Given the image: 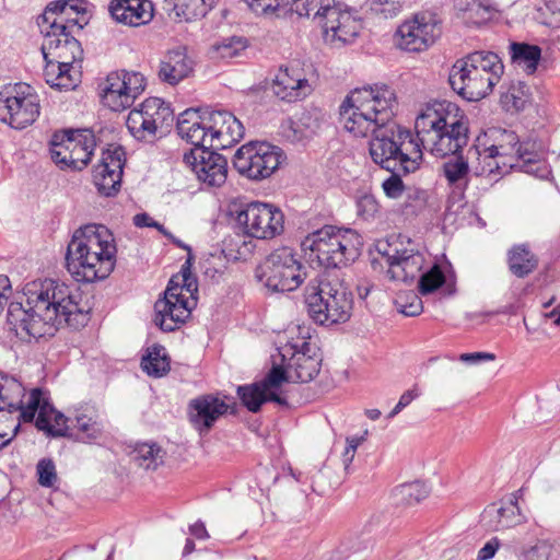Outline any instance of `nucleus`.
<instances>
[{
    "instance_id": "62",
    "label": "nucleus",
    "mask_w": 560,
    "mask_h": 560,
    "mask_svg": "<svg viewBox=\"0 0 560 560\" xmlns=\"http://www.w3.org/2000/svg\"><path fill=\"white\" fill-rule=\"evenodd\" d=\"M544 317L552 319L555 325L559 326L560 325V304L557 305L550 312L544 313Z\"/></svg>"
},
{
    "instance_id": "3",
    "label": "nucleus",
    "mask_w": 560,
    "mask_h": 560,
    "mask_svg": "<svg viewBox=\"0 0 560 560\" xmlns=\"http://www.w3.org/2000/svg\"><path fill=\"white\" fill-rule=\"evenodd\" d=\"M79 13V5L73 0H57L48 3L38 19L44 35V77L51 88L72 90L78 84L72 70L73 62L82 56L80 42L74 37L75 32L82 30L77 19Z\"/></svg>"
},
{
    "instance_id": "21",
    "label": "nucleus",
    "mask_w": 560,
    "mask_h": 560,
    "mask_svg": "<svg viewBox=\"0 0 560 560\" xmlns=\"http://www.w3.org/2000/svg\"><path fill=\"white\" fill-rule=\"evenodd\" d=\"M183 161L209 187H220L226 180V159L210 149H191L184 153Z\"/></svg>"
},
{
    "instance_id": "52",
    "label": "nucleus",
    "mask_w": 560,
    "mask_h": 560,
    "mask_svg": "<svg viewBox=\"0 0 560 560\" xmlns=\"http://www.w3.org/2000/svg\"><path fill=\"white\" fill-rule=\"evenodd\" d=\"M280 128L282 136L290 141H300L305 137L300 126L290 118L283 120Z\"/></svg>"
},
{
    "instance_id": "32",
    "label": "nucleus",
    "mask_w": 560,
    "mask_h": 560,
    "mask_svg": "<svg viewBox=\"0 0 560 560\" xmlns=\"http://www.w3.org/2000/svg\"><path fill=\"white\" fill-rule=\"evenodd\" d=\"M108 11L116 22L128 26L144 25L153 19L150 0H112Z\"/></svg>"
},
{
    "instance_id": "13",
    "label": "nucleus",
    "mask_w": 560,
    "mask_h": 560,
    "mask_svg": "<svg viewBox=\"0 0 560 560\" xmlns=\"http://www.w3.org/2000/svg\"><path fill=\"white\" fill-rule=\"evenodd\" d=\"M40 113L39 96L27 83H16L0 91V120L14 129L32 125Z\"/></svg>"
},
{
    "instance_id": "6",
    "label": "nucleus",
    "mask_w": 560,
    "mask_h": 560,
    "mask_svg": "<svg viewBox=\"0 0 560 560\" xmlns=\"http://www.w3.org/2000/svg\"><path fill=\"white\" fill-rule=\"evenodd\" d=\"M304 301L308 316L325 326L346 323L353 306L352 293L339 271H324L311 280Z\"/></svg>"
},
{
    "instance_id": "60",
    "label": "nucleus",
    "mask_w": 560,
    "mask_h": 560,
    "mask_svg": "<svg viewBox=\"0 0 560 560\" xmlns=\"http://www.w3.org/2000/svg\"><path fill=\"white\" fill-rule=\"evenodd\" d=\"M368 435V431H364V433L361 436L353 435L348 436L346 439L347 446H352V450L357 452L358 447L365 441Z\"/></svg>"
},
{
    "instance_id": "5",
    "label": "nucleus",
    "mask_w": 560,
    "mask_h": 560,
    "mask_svg": "<svg viewBox=\"0 0 560 560\" xmlns=\"http://www.w3.org/2000/svg\"><path fill=\"white\" fill-rule=\"evenodd\" d=\"M504 65L500 56L490 50H476L456 60L448 81L452 89L469 102L488 96L500 82Z\"/></svg>"
},
{
    "instance_id": "10",
    "label": "nucleus",
    "mask_w": 560,
    "mask_h": 560,
    "mask_svg": "<svg viewBox=\"0 0 560 560\" xmlns=\"http://www.w3.org/2000/svg\"><path fill=\"white\" fill-rule=\"evenodd\" d=\"M314 19L323 28L324 39L331 46L341 47L352 43L362 30L361 20L337 0H311Z\"/></svg>"
},
{
    "instance_id": "36",
    "label": "nucleus",
    "mask_w": 560,
    "mask_h": 560,
    "mask_svg": "<svg viewBox=\"0 0 560 560\" xmlns=\"http://www.w3.org/2000/svg\"><path fill=\"white\" fill-rule=\"evenodd\" d=\"M237 395L242 404L252 412H257L266 401H273L281 406H287L288 401L280 393H268L262 384L254 383L237 387Z\"/></svg>"
},
{
    "instance_id": "4",
    "label": "nucleus",
    "mask_w": 560,
    "mask_h": 560,
    "mask_svg": "<svg viewBox=\"0 0 560 560\" xmlns=\"http://www.w3.org/2000/svg\"><path fill=\"white\" fill-rule=\"evenodd\" d=\"M117 246L112 231L103 224L78 229L67 247L66 267L81 283L105 280L116 266Z\"/></svg>"
},
{
    "instance_id": "51",
    "label": "nucleus",
    "mask_w": 560,
    "mask_h": 560,
    "mask_svg": "<svg viewBox=\"0 0 560 560\" xmlns=\"http://www.w3.org/2000/svg\"><path fill=\"white\" fill-rule=\"evenodd\" d=\"M400 5L394 0H372L371 10L384 18H393L399 12Z\"/></svg>"
},
{
    "instance_id": "53",
    "label": "nucleus",
    "mask_w": 560,
    "mask_h": 560,
    "mask_svg": "<svg viewBox=\"0 0 560 560\" xmlns=\"http://www.w3.org/2000/svg\"><path fill=\"white\" fill-rule=\"evenodd\" d=\"M458 359L463 363L476 365L486 361H494L495 354L491 352L462 353Z\"/></svg>"
},
{
    "instance_id": "48",
    "label": "nucleus",
    "mask_w": 560,
    "mask_h": 560,
    "mask_svg": "<svg viewBox=\"0 0 560 560\" xmlns=\"http://www.w3.org/2000/svg\"><path fill=\"white\" fill-rule=\"evenodd\" d=\"M357 213L365 221L375 219L380 213V203L371 194H363L357 198Z\"/></svg>"
},
{
    "instance_id": "27",
    "label": "nucleus",
    "mask_w": 560,
    "mask_h": 560,
    "mask_svg": "<svg viewBox=\"0 0 560 560\" xmlns=\"http://www.w3.org/2000/svg\"><path fill=\"white\" fill-rule=\"evenodd\" d=\"M177 133L194 149H212L210 147V113L188 108L177 118Z\"/></svg>"
},
{
    "instance_id": "56",
    "label": "nucleus",
    "mask_w": 560,
    "mask_h": 560,
    "mask_svg": "<svg viewBox=\"0 0 560 560\" xmlns=\"http://www.w3.org/2000/svg\"><path fill=\"white\" fill-rule=\"evenodd\" d=\"M482 161L485 163V166L482 167V173L488 174H494V173H503V168H505L502 164V162H499V158H493V160H490L489 158L486 159V150L481 154Z\"/></svg>"
},
{
    "instance_id": "44",
    "label": "nucleus",
    "mask_w": 560,
    "mask_h": 560,
    "mask_svg": "<svg viewBox=\"0 0 560 560\" xmlns=\"http://www.w3.org/2000/svg\"><path fill=\"white\" fill-rule=\"evenodd\" d=\"M428 494L429 489L420 481L401 485L395 490V497L397 500L407 505L419 503L425 499Z\"/></svg>"
},
{
    "instance_id": "12",
    "label": "nucleus",
    "mask_w": 560,
    "mask_h": 560,
    "mask_svg": "<svg viewBox=\"0 0 560 560\" xmlns=\"http://www.w3.org/2000/svg\"><path fill=\"white\" fill-rule=\"evenodd\" d=\"M302 265L290 247L272 252L257 268L256 277L273 292H290L300 287L304 277Z\"/></svg>"
},
{
    "instance_id": "33",
    "label": "nucleus",
    "mask_w": 560,
    "mask_h": 560,
    "mask_svg": "<svg viewBox=\"0 0 560 560\" xmlns=\"http://www.w3.org/2000/svg\"><path fill=\"white\" fill-rule=\"evenodd\" d=\"M308 345L303 342V349L291 353L288 360V373L291 381L307 383L319 373L322 359L308 353Z\"/></svg>"
},
{
    "instance_id": "42",
    "label": "nucleus",
    "mask_w": 560,
    "mask_h": 560,
    "mask_svg": "<svg viewBox=\"0 0 560 560\" xmlns=\"http://www.w3.org/2000/svg\"><path fill=\"white\" fill-rule=\"evenodd\" d=\"M468 161L462 155H454L443 164V175L451 186L463 189L469 182Z\"/></svg>"
},
{
    "instance_id": "45",
    "label": "nucleus",
    "mask_w": 560,
    "mask_h": 560,
    "mask_svg": "<svg viewBox=\"0 0 560 560\" xmlns=\"http://www.w3.org/2000/svg\"><path fill=\"white\" fill-rule=\"evenodd\" d=\"M445 282V276L439 266H433L428 272L421 275L419 279V291L421 294H430L442 287Z\"/></svg>"
},
{
    "instance_id": "16",
    "label": "nucleus",
    "mask_w": 560,
    "mask_h": 560,
    "mask_svg": "<svg viewBox=\"0 0 560 560\" xmlns=\"http://www.w3.org/2000/svg\"><path fill=\"white\" fill-rule=\"evenodd\" d=\"M173 110L162 98L149 97L138 108L129 112L126 126L141 141H152L159 129L170 126Z\"/></svg>"
},
{
    "instance_id": "34",
    "label": "nucleus",
    "mask_w": 560,
    "mask_h": 560,
    "mask_svg": "<svg viewBox=\"0 0 560 560\" xmlns=\"http://www.w3.org/2000/svg\"><path fill=\"white\" fill-rule=\"evenodd\" d=\"M453 8L458 19L467 25H482L493 14L491 0H453Z\"/></svg>"
},
{
    "instance_id": "17",
    "label": "nucleus",
    "mask_w": 560,
    "mask_h": 560,
    "mask_svg": "<svg viewBox=\"0 0 560 560\" xmlns=\"http://www.w3.org/2000/svg\"><path fill=\"white\" fill-rule=\"evenodd\" d=\"M54 436H68L82 443H92L101 439L104 423L97 410L92 406H81L71 416L57 415Z\"/></svg>"
},
{
    "instance_id": "28",
    "label": "nucleus",
    "mask_w": 560,
    "mask_h": 560,
    "mask_svg": "<svg viewBox=\"0 0 560 560\" xmlns=\"http://www.w3.org/2000/svg\"><path fill=\"white\" fill-rule=\"evenodd\" d=\"M243 137L244 127L233 114L225 110L210 113V147L212 149L230 148Z\"/></svg>"
},
{
    "instance_id": "29",
    "label": "nucleus",
    "mask_w": 560,
    "mask_h": 560,
    "mask_svg": "<svg viewBox=\"0 0 560 560\" xmlns=\"http://www.w3.org/2000/svg\"><path fill=\"white\" fill-rule=\"evenodd\" d=\"M481 524L488 530L499 532L515 527L525 522V517L513 494L508 501L488 505L481 514Z\"/></svg>"
},
{
    "instance_id": "55",
    "label": "nucleus",
    "mask_w": 560,
    "mask_h": 560,
    "mask_svg": "<svg viewBox=\"0 0 560 560\" xmlns=\"http://www.w3.org/2000/svg\"><path fill=\"white\" fill-rule=\"evenodd\" d=\"M501 546V541L498 537L491 538L486 545L478 551V560H490L494 557L495 552Z\"/></svg>"
},
{
    "instance_id": "58",
    "label": "nucleus",
    "mask_w": 560,
    "mask_h": 560,
    "mask_svg": "<svg viewBox=\"0 0 560 560\" xmlns=\"http://www.w3.org/2000/svg\"><path fill=\"white\" fill-rule=\"evenodd\" d=\"M419 396V390L417 386H415L411 389L406 390L398 400V407L399 408H406L411 404L413 399H416Z\"/></svg>"
},
{
    "instance_id": "8",
    "label": "nucleus",
    "mask_w": 560,
    "mask_h": 560,
    "mask_svg": "<svg viewBox=\"0 0 560 560\" xmlns=\"http://www.w3.org/2000/svg\"><path fill=\"white\" fill-rule=\"evenodd\" d=\"M362 245V237L354 230L334 225L310 233L301 243L308 260L325 267L326 271H337L354 261Z\"/></svg>"
},
{
    "instance_id": "37",
    "label": "nucleus",
    "mask_w": 560,
    "mask_h": 560,
    "mask_svg": "<svg viewBox=\"0 0 560 560\" xmlns=\"http://www.w3.org/2000/svg\"><path fill=\"white\" fill-rule=\"evenodd\" d=\"M215 0H167V10L179 22L203 18L214 5Z\"/></svg>"
},
{
    "instance_id": "22",
    "label": "nucleus",
    "mask_w": 560,
    "mask_h": 560,
    "mask_svg": "<svg viewBox=\"0 0 560 560\" xmlns=\"http://www.w3.org/2000/svg\"><path fill=\"white\" fill-rule=\"evenodd\" d=\"M407 243L408 246H405L402 242L389 244L388 250L384 253L388 264L387 275L394 281L413 280L423 267L424 256L410 240Z\"/></svg>"
},
{
    "instance_id": "39",
    "label": "nucleus",
    "mask_w": 560,
    "mask_h": 560,
    "mask_svg": "<svg viewBox=\"0 0 560 560\" xmlns=\"http://www.w3.org/2000/svg\"><path fill=\"white\" fill-rule=\"evenodd\" d=\"M166 452L156 443H140L135 447L131 457L139 467L155 470L164 464Z\"/></svg>"
},
{
    "instance_id": "31",
    "label": "nucleus",
    "mask_w": 560,
    "mask_h": 560,
    "mask_svg": "<svg viewBox=\"0 0 560 560\" xmlns=\"http://www.w3.org/2000/svg\"><path fill=\"white\" fill-rule=\"evenodd\" d=\"M195 68L194 59L188 55L187 47L178 46L170 49L160 63L159 78L171 85H176L191 75Z\"/></svg>"
},
{
    "instance_id": "7",
    "label": "nucleus",
    "mask_w": 560,
    "mask_h": 560,
    "mask_svg": "<svg viewBox=\"0 0 560 560\" xmlns=\"http://www.w3.org/2000/svg\"><path fill=\"white\" fill-rule=\"evenodd\" d=\"M174 245L188 252V258L182 266V283L175 281L173 277L164 292V298L159 299L154 304V323L163 331H174L190 316L191 310L197 304L196 294L198 292L197 279L190 273L191 248L175 237L165 229L162 233Z\"/></svg>"
},
{
    "instance_id": "49",
    "label": "nucleus",
    "mask_w": 560,
    "mask_h": 560,
    "mask_svg": "<svg viewBox=\"0 0 560 560\" xmlns=\"http://www.w3.org/2000/svg\"><path fill=\"white\" fill-rule=\"evenodd\" d=\"M526 85L518 82L517 85H512L506 93L502 95V103L508 109L521 110L524 108L526 98L524 89Z\"/></svg>"
},
{
    "instance_id": "38",
    "label": "nucleus",
    "mask_w": 560,
    "mask_h": 560,
    "mask_svg": "<svg viewBox=\"0 0 560 560\" xmlns=\"http://www.w3.org/2000/svg\"><path fill=\"white\" fill-rule=\"evenodd\" d=\"M558 550L556 541L551 538H537L534 542L520 547L516 551L517 560H556Z\"/></svg>"
},
{
    "instance_id": "46",
    "label": "nucleus",
    "mask_w": 560,
    "mask_h": 560,
    "mask_svg": "<svg viewBox=\"0 0 560 560\" xmlns=\"http://www.w3.org/2000/svg\"><path fill=\"white\" fill-rule=\"evenodd\" d=\"M288 381H291V378L288 373V363H285L284 368L273 366L260 383L268 393H280L282 395L280 386Z\"/></svg>"
},
{
    "instance_id": "24",
    "label": "nucleus",
    "mask_w": 560,
    "mask_h": 560,
    "mask_svg": "<svg viewBox=\"0 0 560 560\" xmlns=\"http://www.w3.org/2000/svg\"><path fill=\"white\" fill-rule=\"evenodd\" d=\"M271 91L280 101L295 103L311 95L313 85L302 68L290 65L278 69L272 79Z\"/></svg>"
},
{
    "instance_id": "19",
    "label": "nucleus",
    "mask_w": 560,
    "mask_h": 560,
    "mask_svg": "<svg viewBox=\"0 0 560 560\" xmlns=\"http://www.w3.org/2000/svg\"><path fill=\"white\" fill-rule=\"evenodd\" d=\"M441 35L440 22L429 13L416 14L396 32L397 46L406 51L420 52L432 46Z\"/></svg>"
},
{
    "instance_id": "63",
    "label": "nucleus",
    "mask_w": 560,
    "mask_h": 560,
    "mask_svg": "<svg viewBox=\"0 0 560 560\" xmlns=\"http://www.w3.org/2000/svg\"><path fill=\"white\" fill-rule=\"evenodd\" d=\"M371 288L372 287L368 282L358 284L357 290H358L359 296L361 299H365L369 295Z\"/></svg>"
},
{
    "instance_id": "26",
    "label": "nucleus",
    "mask_w": 560,
    "mask_h": 560,
    "mask_svg": "<svg viewBox=\"0 0 560 560\" xmlns=\"http://www.w3.org/2000/svg\"><path fill=\"white\" fill-rule=\"evenodd\" d=\"M21 397L19 402V417L23 422H32L35 420V425L39 431L52 434L54 424L57 423V411L49 402L46 393L40 388H33L26 401Z\"/></svg>"
},
{
    "instance_id": "9",
    "label": "nucleus",
    "mask_w": 560,
    "mask_h": 560,
    "mask_svg": "<svg viewBox=\"0 0 560 560\" xmlns=\"http://www.w3.org/2000/svg\"><path fill=\"white\" fill-rule=\"evenodd\" d=\"M494 143L486 149V159L501 158L504 167H520L524 173L538 178H547L551 171L528 142L520 143L516 132L506 129L491 130Z\"/></svg>"
},
{
    "instance_id": "11",
    "label": "nucleus",
    "mask_w": 560,
    "mask_h": 560,
    "mask_svg": "<svg viewBox=\"0 0 560 560\" xmlns=\"http://www.w3.org/2000/svg\"><path fill=\"white\" fill-rule=\"evenodd\" d=\"M49 153L61 171H82L88 166L96 147L89 129L56 131L50 139Z\"/></svg>"
},
{
    "instance_id": "41",
    "label": "nucleus",
    "mask_w": 560,
    "mask_h": 560,
    "mask_svg": "<svg viewBox=\"0 0 560 560\" xmlns=\"http://www.w3.org/2000/svg\"><path fill=\"white\" fill-rule=\"evenodd\" d=\"M510 55L514 63L523 65L528 73H533L536 71L541 58V49L537 45L511 43Z\"/></svg>"
},
{
    "instance_id": "59",
    "label": "nucleus",
    "mask_w": 560,
    "mask_h": 560,
    "mask_svg": "<svg viewBox=\"0 0 560 560\" xmlns=\"http://www.w3.org/2000/svg\"><path fill=\"white\" fill-rule=\"evenodd\" d=\"M189 532L197 539H207L209 537V534L207 532L205 524L200 521L192 524L189 527Z\"/></svg>"
},
{
    "instance_id": "25",
    "label": "nucleus",
    "mask_w": 560,
    "mask_h": 560,
    "mask_svg": "<svg viewBox=\"0 0 560 560\" xmlns=\"http://www.w3.org/2000/svg\"><path fill=\"white\" fill-rule=\"evenodd\" d=\"M125 165V151L121 147L106 149L100 163L93 170V180L98 191L112 196L119 190Z\"/></svg>"
},
{
    "instance_id": "61",
    "label": "nucleus",
    "mask_w": 560,
    "mask_h": 560,
    "mask_svg": "<svg viewBox=\"0 0 560 560\" xmlns=\"http://www.w3.org/2000/svg\"><path fill=\"white\" fill-rule=\"evenodd\" d=\"M354 455H355V451L352 450V446H346V448L342 453V463H343L346 470H348V468L350 467V465L354 458Z\"/></svg>"
},
{
    "instance_id": "14",
    "label": "nucleus",
    "mask_w": 560,
    "mask_h": 560,
    "mask_svg": "<svg viewBox=\"0 0 560 560\" xmlns=\"http://www.w3.org/2000/svg\"><path fill=\"white\" fill-rule=\"evenodd\" d=\"M282 162V150L265 141L243 144L234 154L233 165L243 176L261 180L271 176Z\"/></svg>"
},
{
    "instance_id": "57",
    "label": "nucleus",
    "mask_w": 560,
    "mask_h": 560,
    "mask_svg": "<svg viewBox=\"0 0 560 560\" xmlns=\"http://www.w3.org/2000/svg\"><path fill=\"white\" fill-rule=\"evenodd\" d=\"M11 284L7 276L0 275V314L2 313L4 305L8 302L7 292L10 291Z\"/></svg>"
},
{
    "instance_id": "1",
    "label": "nucleus",
    "mask_w": 560,
    "mask_h": 560,
    "mask_svg": "<svg viewBox=\"0 0 560 560\" xmlns=\"http://www.w3.org/2000/svg\"><path fill=\"white\" fill-rule=\"evenodd\" d=\"M396 94L387 85H374L352 91L339 108L340 122L354 137L372 136L370 155L374 163L390 172L382 188L392 199L402 196L405 185L400 174L417 171L422 151L410 130L394 121Z\"/></svg>"
},
{
    "instance_id": "64",
    "label": "nucleus",
    "mask_w": 560,
    "mask_h": 560,
    "mask_svg": "<svg viewBox=\"0 0 560 560\" xmlns=\"http://www.w3.org/2000/svg\"><path fill=\"white\" fill-rule=\"evenodd\" d=\"M194 550H195V542H194V540L190 539V538H187L186 542H185L184 550H183V555L187 556V555L191 553Z\"/></svg>"
},
{
    "instance_id": "18",
    "label": "nucleus",
    "mask_w": 560,
    "mask_h": 560,
    "mask_svg": "<svg viewBox=\"0 0 560 560\" xmlns=\"http://www.w3.org/2000/svg\"><path fill=\"white\" fill-rule=\"evenodd\" d=\"M145 89V78L136 71H114L106 78L102 100L114 112L130 107Z\"/></svg>"
},
{
    "instance_id": "15",
    "label": "nucleus",
    "mask_w": 560,
    "mask_h": 560,
    "mask_svg": "<svg viewBox=\"0 0 560 560\" xmlns=\"http://www.w3.org/2000/svg\"><path fill=\"white\" fill-rule=\"evenodd\" d=\"M236 223L246 236L270 240L283 232L284 215L270 203L254 201L237 211Z\"/></svg>"
},
{
    "instance_id": "2",
    "label": "nucleus",
    "mask_w": 560,
    "mask_h": 560,
    "mask_svg": "<svg viewBox=\"0 0 560 560\" xmlns=\"http://www.w3.org/2000/svg\"><path fill=\"white\" fill-rule=\"evenodd\" d=\"M23 298L12 301L7 312L10 329L22 340L51 335L61 326L80 329L90 320L80 294L60 280L30 281L23 287Z\"/></svg>"
},
{
    "instance_id": "30",
    "label": "nucleus",
    "mask_w": 560,
    "mask_h": 560,
    "mask_svg": "<svg viewBox=\"0 0 560 560\" xmlns=\"http://www.w3.org/2000/svg\"><path fill=\"white\" fill-rule=\"evenodd\" d=\"M189 419L200 432L207 433L215 421L228 412L229 405L214 395H202L189 402Z\"/></svg>"
},
{
    "instance_id": "54",
    "label": "nucleus",
    "mask_w": 560,
    "mask_h": 560,
    "mask_svg": "<svg viewBox=\"0 0 560 560\" xmlns=\"http://www.w3.org/2000/svg\"><path fill=\"white\" fill-rule=\"evenodd\" d=\"M133 224L137 228H154L161 234L165 233V228L158 221L153 220L148 213H138L133 217Z\"/></svg>"
},
{
    "instance_id": "50",
    "label": "nucleus",
    "mask_w": 560,
    "mask_h": 560,
    "mask_svg": "<svg viewBox=\"0 0 560 560\" xmlns=\"http://www.w3.org/2000/svg\"><path fill=\"white\" fill-rule=\"evenodd\" d=\"M38 483L43 487H54L57 481L56 467L51 459H40L36 466Z\"/></svg>"
},
{
    "instance_id": "20",
    "label": "nucleus",
    "mask_w": 560,
    "mask_h": 560,
    "mask_svg": "<svg viewBox=\"0 0 560 560\" xmlns=\"http://www.w3.org/2000/svg\"><path fill=\"white\" fill-rule=\"evenodd\" d=\"M458 119L452 116L443 119L442 127L451 128L450 133H434L430 131L425 138L415 139L421 151L425 150L436 158H446L456 155L468 143L469 124L463 125L457 122Z\"/></svg>"
},
{
    "instance_id": "40",
    "label": "nucleus",
    "mask_w": 560,
    "mask_h": 560,
    "mask_svg": "<svg viewBox=\"0 0 560 560\" xmlns=\"http://www.w3.org/2000/svg\"><path fill=\"white\" fill-rule=\"evenodd\" d=\"M141 368L148 375L161 377L170 371V359L161 345L148 348L147 355L142 358Z\"/></svg>"
},
{
    "instance_id": "35",
    "label": "nucleus",
    "mask_w": 560,
    "mask_h": 560,
    "mask_svg": "<svg viewBox=\"0 0 560 560\" xmlns=\"http://www.w3.org/2000/svg\"><path fill=\"white\" fill-rule=\"evenodd\" d=\"M506 262L510 272L517 278H526L533 273L539 259L526 243L513 245L506 253Z\"/></svg>"
},
{
    "instance_id": "43",
    "label": "nucleus",
    "mask_w": 560,
    "mask_h": 560,
    "mask_svg": "<svg viewBox=\"0 0 560 560\" xmlns=\"http://www.w3.org/2000/svg\"><path fill=\"white\" fill-rule=\"evenodd\" d=\"M22 419L19 417V404L0 410V439L11 440L18 434Z\"/></svg>"
},
{
    "instance_id": "47",
    "label": "nucleus",
    "mask_w": 560,
    "mask_h": 560,
    "mask_svg": "<svg viewBox=\"0 0 560 560\" xmlns=\"http://www.w3.org/2000/svg\"><path fill=\"white\" fill-rule=\"evenodd\" d=\"M399 311L406 316H418L423 311L421 299L412 291L400 293L396 300Z\"/></svg>"
},
{
    "instance_id": "23",
    "label": "nucleus",
    "mask_w": 560,
    "mask_h": 560,
    "mask_svg": "<svg viewBox=\"0 0 560 560\" xmlns=\"http://www.w3.org/2000/svg\"><path fill=\"white\" fill-rule=\"evenodd\" d=\"M447 116L458 119L459 124H469L468 117L457 104L450 101L434 102L428 104L416 118L417 139L425 138L430 131L450 133L451 128L442 127L443 119Z\"/></svg>"
}]
</instances>
